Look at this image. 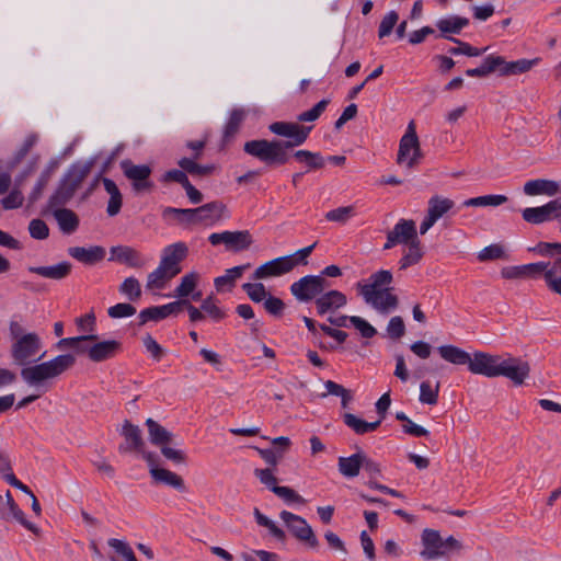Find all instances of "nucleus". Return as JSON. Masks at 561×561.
Masks as SVG:
<instances>
[{
    "mask_svg": "<svg viewBox=\"0 0 561 561\" xmlns=\"http://www.w3.org/2000/svg\"><path fill=\"white\" fill-rule=\"evenodd\" d=\"M95 163L96 157H91L85 161L79 160L71 163L62 174L57 188L49 197L48 206H65L69 203L81 183L90 174Z\"/></svg>",
    "mask_w": 561,
    "mask_h": 561,
    "instance_id": "obj_1",
    "label": "nucleus"
},
{
    "mask_svg": "<svg viewBox=\"0 0 561 561\" xmlns=\"http://www.w3.org/2000/svg\"><path fill=\"white\" fill-rule=\"evenodd\" d=\"M298 146L291 142H282V140L277 139H255L247 141L243 145V150L245 153L264 162L267 167H276L288 163L290 159L288 150Z\"/></svg>",
    "mask_w": 561,
    "mask_h": 561,
    "instance_id": "obj_2",
    "label": "nucleus"
},
{
    "mask_svg": "<svg viewBox=\"0 0 561 561\" xmlns=\"http://www.w3.org/2000/svg\"><path fill=\"white\" fill-rule=\"evenodd\" d=\"M35 354V333L31 332L18 339L11 348L13 363L23 366L22 378L30 385H35V365L31 366L32 357Z\"/></svg>",
    "mask_w": 561,
    "mask_h": 561,
    "instance_id": "obj_3",
    "label": "nucleus"
},
{
    "mask_svg": "<svg viewBox=\"0 0 561 561\" xmlns=\"http://www.w3.org/2000/svg\"><path fill=\"white\" fill-rule=\"evenodd\" d=\"M331 283L322 276L305 275L294 282L290 287V294L300 302L316 300Z\"/></svg>",
    "mask_w": 561,
    "mask_h": 561,
    "instance_id": "obj_4",
    "label": "nucleus"
},
{
    "mask_svg": "<svg viewBox=\"0 0 561 561\" xmlns=\"http://www.w3.org/2000/svg\"><path fill=\"white\" fill-rule=\"evenodd\" d=\"M144 460L148 465L149 474L153 484H162L173 488L180 493L186 492V485L183 478L168 469L160 468V459L157 454H145Z\"/></svg>",
    "mask_w": 561,
    "mask_h": 561,
    "instance_id": "obj_5",
    "label": "nucleus"
},
{
    "mask_svg": "<svg viewBox=\"0 0 561 561\" xmlns=\"http://www.w3.org/2000/svg\"><path fill=\"white\" fill-rule=\"evenodd\" d=\"M279 517L297 540L305 542L309 548H318L319 540L304 517L288 511H282Z\"/></svg>",
    "mask_w": 561,
    "mask_h": 561,
    "instance_id": "obj_6",
    "label": "nucleus"
},
{
    "mask_svg": "<svg viewBox=\"0 0 561 561\" xmlns=\"http://www.w3.org/2000/svg\"><path fill=\"white\" fill-rule=\"evenodd\" d=\"M124 175L131 181L133 190L136 193L151 192L154 187L150 180L152 169L148 164H135L131 160L125 159L121 162Z\"/></svg>",
    "mask_w": 561,
    "mask_h": 561,
    "instance_id": "obj_7",
    "label": "nucleus"
},
{
    "mask_svg": "<svg viewBox=\"0 0 561 561\" xmlns=\"http://www.w3.org/2000/svg\"><path fill=\"white\" fill-rule=\"evenodd\" d=\"M75 364L76 356L73 354L57 355L48 362L37 364V391L46 380L60 376L72 368Z\"/></svg>",
    "mask_w": 561,
    "mask_h": 561,
    "instance_id": "obj_8",
    "label": "nucleus"
},
{
    "mask_svg": "<svg viewBox=\"0 0 561 561\" xmlns=\"http://www.w3.org/2000/svg\"><path fill=\"white\" fill-rule=\"evenodd\" d=\"M529 373L530 366L528 362L520 357L512 356L511 354L502 356L499 366V377H506L515 386H522L525 379L528 378Z\"/></svg>",
    "mask_w": 561,
    "mask_h": 561,
    "instance_id": "obj_9",
    "label": "nucleus"
},
{
    "mask_svg": "<svg viewBox=\"0 0 561 561\" xmlns=\"http://www.w3.org/2000/svg\"><path fill=\"white\" fill-rule=\"evenodd\" d=\"M119 434L125 439V442L118 446L119 454L137 453L141 455L142 459L145 454H154L153 451H147L145 449L146 444L141 435V430L129 420L124 421Z\"/></svg>",
    "mask_w": 561,
    "mask_h": 561,
    "instance_id": "obj_10",
    "label": "nucleus"
},
{
    "mask_svg": "<svg viewBox=\"0 0 561 561\" xmlns=\"http://www.w3.org/2000/svg\"><path fill=\"white\" fill-rule=\"evenodd\" d=\"M211 245L225 243L227 249L233 252H240L250 248L253 242L249 230L214 232L208 237Z\"/></svg>",
    "mask_w": 561,
    "mask_h": 561,
    "instance_id": "obj_11",
    "label": "nucleus"
},
{
    "mask_svg": "<svg viewBox=\"0 0 561 561\" xmlns=\"http://www.w3.org/2000/svg\"><path fill=\"white\" fill-rule=\"evenodd\" d=\"M271 133L287 138L282 142L302 145L309 137L312 126H304L293 122H274L268 126Z\"/></svg>",
    "mask_w": 561,
    "mask_h": 561,
    "instance_id": "obj_12",
    "label": "nucleus"
},
{
    "mask_svg": "<svg viewBox=\"0 0 561 561\" xmlns=\"http://www.w3.org/2000/svg\"><path fill=\"white\" fill-rule=\"evenodd\" d=\"M188 248L184 242H175L165 247L162 251L160 265L165 268L170 276L175 277L181 273V262L186 259Z\"/></svg>",
    "mask_w": 561,
    "mask_h": 561,
    "instance_id": "obj_13",
    "label": "nucleus"
},
{
    "mask_svg": "<svg viewBox=\"0 0 561 561\" xmlns=\"http://www.w3.org/2000/svg\"><path fill=\"white\" fill-rule=\"evenodd\" d=\"M369 279L370 284L357 283V289L366 302H375L377 295L392 283L393 276L389 270H379L373 273Z\"/></svg>",
    "mask_w": 561,
    "mask_h": 561,
    "instance_id": "obj_14",
    "label": "nucleus"
},
{
    "mask_svg": "<svg viewBox=\"0 0 561 561\" xmlns=\"http://www.w3.org/2000/svg\"><path fill=\"white\" fill-rule=\"evenodd\" d=\"M502 355H494L481 351L473 353L469 371L488 378L499 377V366Z\"/></svg>",
    "mask_w": 561,
    "mask_h": 561,
    "instance_id": "obj_15",
    "label": "nucleus"
},
{
    "mask_svg": "<svg viewBox=\"0 0 561 561\" xmlns=\"http://www.w3.org/2000/svg\"><path fill=\"white\" fill-rule=\"evenodd\" d=\"M417 237L415 222L411 219H400L391 231L387 233L383 250H389L397 244H409Z\"/></svg>",
    "mask_w": 561,
    "mask_h": 561,
    "instance_id": "obj_16",
    "label": "nucleus"
},
{
    "mask_svg": "<svg viewBox=\"0 0 561 561\" xmlns=\"http://www.w3.org/2000/svg\"><path fill=\"white\" fill-rule=\"evenodd\" d=\"M421 542L424 549L420 552V556L424 560H434L446 554L443 549V538L438 530L425 528L421 535Z\"/></svg>",
    "mask_w": 561,
    "mask_h": 561,
    "instance_id": "obj_17",
    "label": "nucleus"
},
{
    "mask_svg": "<svg viewBox=\"0 0 561 561\" xmlns=\"http://www.w3.org/2000/svg\"><path fill=\"white\" fill-rule=\"evenodd\" d=\"M347 304V297L344 293L331 289L323 291L316 300L314 306L319 316H324L328 312H335L336 310L345 307Z\"/></svg>",
    "mask_w": 561,
    "mask_h": 561,
    "instance_id": "obj_18",
    "label": "nucleus"
},
{
    "mask_svg": "<svg viewBox=\"0 0 561 561\" xmlns=\"http://www.w3.org/2000/svg\"><path fill=\"white\" fill-rule=\"evenodd\" d=\"M123 350V345L116 340H106L88 345L87 355L90 360L101 363L114 358Z\"/></svg>",
    "mask_w": 561,
    "mask_h": 561,
    "instance_id": "obj_19",
    "label": "nucleus"
},
{
    "mask_svg": "<svg viewBox=\"0 0 561 561\" xmlns=\"http://www.w3.org/2000/svg\"><path fill=\"white\" fill-rule=\"evenodd\" d=\"M290 265L291 263L289 259H287L285 255L278 256L260 265L254 271L252 279L257 280L284 275L291 271Z\"/></svg>",
    "mask_w": 561,
    "mask_h": 561,
    "instance_id": "obj_20",
    "label": "nucleus"
},
{
    "mask_svg": "<svg viewBox=\"0 0 561 561\" xmlns=\"http://www.w3.org/2000/svg\"><path fill=\"white\" fill-rule=\"evenodd\" d=\"M557 207L558 205L556 204V202L550 201L542 206L525 208L522 211V216L526 222L533 225H540L557 219V217H559Z\"/></svg>",
    "mask_w": 561,
    "mask_h": 561,
    "instance_id": "obj_21",
    "label": "nucleus"
},
{
    "mask_svg": "<svg viewBox=\"0 0 561 561\" xmlns=\"http://www.w3.org/2000/svg\"><path fill=\"white\" fill-rule=\"evenodd\" d=\"M68 254L84 265H95L104 260L106 255L105 248L102 245L84 247H70Z\"/></svg>",
    "mask_w": 561,
    "mask_h": 561,
    "instance_id": "obj_22",
    "label": "nucleus"
},
{
    "mask_svg": "<svg viewBox=\"0 0 561 561\" xmlns=\"http://www.w3.org/2000/svg\"><path fill=\"white\" fill-rule=\"evenodd\" d=\"M60 231L65 234H72L80 225L79 216L69 208L64 206L49 207Z\"/></svg>",
    "mask_w": 561,
    "mask_h": 561,
    "instance_id": "obj_23",
    "label": "nucleus"
},
{
    "mask_svg": "<svg viewBox=\"0 0 561 561\" xmlns=\"http://www.w3.org/2000/svg\"><path fill=\"white\" fill-rule=\"evenodd\" d=\"M110 252V261H116L134 268H139L144 265L140 253L131 247L115 245L111 248Z\"/></svg>",
    "mask_w": 561,
    "mask_h": 561,
    "instance_id": "obj_24",
    "label": "nucleus"
},
{
    "mask_svg": "<svg viewBox=\"0 0 561 561\" xmlns=\"http://www.w3.org/2000/svg\"><path fill=\"white\" fill-rule=\"evenodd\" d=\"M436 27L440 31L437 37L450 41L455 38L453 34H460L461 30L469 25V19L459 15H453L447 19H440L436 21Z\"/></svg>",
    "mask_w": 561,
    "mask_h": 561,
    "instance_id": "obj_25",
    "label": "nucleus"
},
{
    "mask_svg": "<svg viewBox=\"0 0 561 561\" xmlns=\"http://www.w3.org/2000/svg\"><path fill=\"white\" fill-rule=\"evenodd\" d=\"M364 451L358 449L357 453L348 457H339L337 469L339 472L346 479H353L357 477L363 467Z\"/></svg>",
    "mask_w": 561,
    "mask_h": 561,
    "instance_id": "obj_26",
    "label": "nucleus"
},
{
    "mask_svg": "<svg viewBox=\"0 0 561 561\" xmlns=\"http://www.w3.org/2000/svg\"><path fill=\"white\" fill-rule=\"evenodd\" d=\"M559 192V184L553 180L536 179L524 185V193L528 196L547 195L554 196Z\"/></svg>",
    "mask_w": 561,
    "mask_h": 561,
    "instance_id": "obj_27",
    "label": "nucleus"
},
{
    "mask_svg": "<svg viewBox=\"0 0 561 561\" xmlns=\"http://www.w3.org/2000/svg\"><path fill=\"white\" fill-rule=\"evenodd\" d=\"M419 137L415 130V124L411 121L408 125L405 134L400 139L399 150L397 154V163L402 164L407 161L410 152L417 146Z\"/></svg>",
    "mask_w": 561,
    "mask_h": 561,
    "instance_id": "obj_28",
    "label": "nucleus"
},
{
    "mask_svg": "<svg viewBox=\"0 0 561 561\" xmlns=\"http://www.w3.org/2000/svg\"><path fill=\"white\" fill-rule=\"evenodd\" d=\"M226 205L219 201L204 204L196 208L199 224L211 225L222 218Z\"/></svg>",
    "mask_w": 561,
    "mask_h": 561,
    "instance_id": "obj_29",
    "label": "nucleus"
},
{
    "mask_svg": "<svg viewBox=\"0 0 561 561\" xmlns=\"http://www.w3.org/2000/svg\"><path fill=\"white\" fill-rule=\"evenodd\" d=\"M540 58L526 59L522 58L515 61H506L503 57V64L497 67V72L502 77L512 75H520L529 71L534 66L538 65Z\"/></svg>",
    "mask_w": 561,
    "mask_h": 561,
    "instance_id": "obj_30",
    "label": "nucleus"
},
{
    "mask_svg": "<svg viewBox=\"0 0 561 561\" xmlns=\"http://www.w3.org/2000/svg\"><path fill=\"white\" fill-rule=\"evenodd\" d=\"M145 424L148 428L149 440L152 445L158 446L161 449L162 446H167L172 443L173 434L157 421L149 417L146 420Z\"/></svg>",
    "mask_w": 561,
    "mask_h": 561,
    "instance_id": "obj_31",
    "label": "nucleus"
},
{
    "mask_svg": "<svg viewBox=\"0 0 561 561\" xmlns=\"http://www.w3.org/2000/svg\"><path fill=\"white\" fill-rule=\"evenodd\" d=\"M296 161L306 165L304 172L317 171L325 165V158L321 152H313L306 149L296 150L293 154Z\"/></svg>",
    "mask_w": 561,
    "mask_h": 561,
    "instance_id": "obj_32",
    "label": "nucleus"
},
{
    "mask_svg": "<svg viewBox=\"0 0 561 561\" xmlns=\"http://www.w3.org/2000/svg\"><path fill=\"white\" fill-rule=\"evenodd\" d=\"M96 334H84L71 337H62L56 343L58 350L72 348L79 355L87 354L89 341H96Z\"/></svg>",
    "mask_w": 561,
    "mask_h": 561,
    "instance_id": "obj_33",
    "label": "nucleus"
},
{
    "mask_svg": "<svg viewBox=\"0 0 561 561\" xmlns=\"http://www.w3.org/2000/svg\"><path fill=\"white\" fill-rule=\"evenodd\" d=\"M438 353L446 362L454 365H467L470 368L471 356L465 350L455 345H442L438 348Z\"/></svg>",
    "mask_w": 561,
    "mask_h": 561,
    "instance_id": "obj_34",
    "label": "nucleus"
},
{
    "mask_svg": "<svg viewBox=\"0 0 561 561\" xmlns=\"http://www.w3.org/2000/svg\"><path fill=\"white\" fill-rule=\"evenodd\" d=\"M250 266V263H247L226 270L225 275L218 276L214 279L216 290L222 291L224 287L228 286V290L230 291L234 287L236 280L240 278L244 271Z\"/></svg>",
    "mask_w": 561,
    "mask_h": 561,
    "instance_id": "obj_35",
    "label": "nucleus"
},
{
    "mask_svg": "<svg viewBox=\"0 0 561 561\" xmlns=\"http://www.w3.org/2000/svg\"><path fill=\"white\" fill-rule=\"evenodd\" d=\"M501 64H503L502 56L489 55L483 59L479 67L467 69L465 73L472 78H483L494 71H497V67H500Z\"/></svg>",
    "mask_w": 561,
    "mask_h": 561,
    "instance_id": "obj_36",
    "label": "nucleus"
},
{
    "mask_svg": "<svg viewBox=\"0 0 561 561\" xmlns=\"http://www.w3.org/2000/svg\"><path fill=\"white\" fill-rule=\"evenodd\" d=\"M71 263L62 261L50 266H37V275L55 280H60L68 277L71 273Z\"/></svg>",
    "mask_w": 561,
    "mask_h": 561,
    "instance_id": "obj_37",
    "label": "nucleus"
},
{
    "mask_svg": "<svg viewBox=\"0 0 561 561\" xmlns=\"http://www.w3.org/2000/svg\"><path fill=\"white\" fill-rule=\"evenodd\" d=\"M391 290V287L383 288L382 291L377 295L378 298H375V302L369 304L382 313L394 310L399 305V298L397 295L392 294Z\"/></svg>",
    "mask_w": 561,
    "mask_h": 561,
    "instance_id": "obj_38",
    "label": "nucleus"
},
{
    "mask_svg": "<svg viewBox=\"0 0 561 561\" xmlns=\"http://www.w3.org/2000/svg\"><path fill=\"white\" fill-rule=\"evenodd\" d=\"M245 118V111L243 108H233L225 125L222 140L229 141L239 131L242 122Z\"/></svg>",
    "mask_w": 561,
    "mask_h": 561,
    "instance_id": "obj_39",
    "label": "nucleus"
},
{
    "mask_svg": "<svg viewBox=\"0 0 561 561\" xmlns=\"http://www.w3.org/2000/svg\"><path fill=\"white\" fill-rule=\"evenodd\" d=\"M454 206L455 203L453 199L439 195H434L428 199L427 213L436 220H438Z\"/></svg>",
    "mask_w": 561,
    "mask_h": 561,
    "instance_id": "obj_40",
    "label": "nucleus"
},
{
    "mask_svg": "<svg viewBox=\"0 0 561 561\" xmlns=\"http://www.w3.org/2000/svg\"><path fill=\"white\" fill-rule=\"evenodd\" d=\"M407 245L409 247V250L399 261L400 270H407L408 267L417 264L424 255L419 238H415L414 241Z\"/></svg>",
    "mask_w": 561,
    "mask_h": 561,
    "instance_id": "obj_41",
    "label": "nucleus"
},
{
    "mask_svg": "<svg viewBox=\"0 0 561 561\" xmlns=\"http://www.w3.org/2000/svg\"><path fill=\"white\" fill-rule=\"evenodd\" d=\"M197 160L183 157L178 161V165L191 175L206 176L211 174L216 167L214 164H198Z\"/></svg>",
    "mask_w": 561,
    "mask_h": 561,
    "instance_id": "obj_42",
    "label": "nucleus"
},
{
    "mask_svg": "<svg viewBox=\"0 0 561 561\" xmlns=\"http://www.w3.org/2000/svg\"><path fill=\"white\" fill-rule=\"evenodd\" d=\"M171 215L174 216L182 224H199L196 208L165 207L162 211V217L168 218Z\"/></svg>",
    "mask_w": 561,
    "mask_h": 561,
    "instance_id": "obj_43",
    "label": "nucleus"
},
{
    "mask_svg": "<svg viewBox=\"0 0 561 561\" xmlns=\"http://www.w3.org/2000/svg\"><path fill=\"white\" fill-rule=\"evenodd\" d=\"M199 275L196 272L185 274L181 278V283L174 289V297L187 299V297L196 289Z\"/></svg>",
    "mask_w": 561,
    "mask_h": 561,
    "instance_id": "obj_44",
    "label": "nucleus"
},
{
    "mask_svg": "<svg viewBox=\"0 0 561 561\" xmlns=\"http://www.w3.org/2000/svg\"><path fill=\"white\" fill-rule=\"evenodd\" d=\"M169 317L168 310L165 308V305L162 306H152L142 309L138 314V325L142 327L149 321H161Z\"/></svg>",
    "mask_w": 561,
    "mask_h": 561,
    "instance_id": "obj_45",
    "label": "nucleus"
},
{
    "mask_svg": "<svg viewBox=\"0 0 561 561\" xmlns=\"http://www.w3.org/2000/svg\"><path fill=\"white\" fill-rule=\"evenodd\" d=\"M507 196L505 195H483L478 197H472L469 199H466L463 202V206L469 207H485V206H501L507 202Z\"/></svg>",
    "mask_w": 561,
    "mask_h": 561,
    "instance_id": "obj_46",
    "label": "nucleus"
},
{
    "mask_svg": "<svg viewBox=\"0 0 561 561\" xmlns=\"http://www.w3.org/2000/svg\"><path fill=\"white\" fill-rule=\"evenodd\" d=\"M324 387L327 389V393H322L321 397H327V394L340 397L342 408H348L350 402L353 400L351 390L344 388L342 385L336 383L335 381L332 380L325 381Z\"/></svg>",
    "mask_w": 561,
    "mask_h": 561,
    "instance_id": "obj_47",
    "label": "nucleus"
},
{
    "mask_svg": "<svg viewBox=\"0 0 561 561\" xmlns=\"http://www.w3.org/2000/svg\"><path fill=\"white\" fill-rule=\"evenodd\" d=\"M396 419L398 421H401L403 422V425H402V431L405 433V434H409L411 436H414V437H427L430 435V432L419 425V424H415L404 412L402 411H399L396 413Z\"/></svg>",
    "mask_w": 561,
    "mask_h": 561,
    "instance_id": "obj_48",
    "label": "nucleus"
},
{
    "mask_svg": "<svg viewBox=\"0 0 561 561\" xmlns=\"http://www.w3.org/2000/svg\"><path fill=\"white\" fill-rule=\"evenodd\" d=\"M449 42L457 44L456 47L448 48V53L454 56L466 55L468 57H478V56H481L488 49V47H484V48L473 47L469 43L460 41L459 38H450Z\"/></svg>",
    "mask_w": 561,
    "mask_h": 561,
    "instance_id": "obj_49",
    "label": "nucleus"
},
{
    "mask_svg": "<svg viewBox=\"0 0 561 561\" xmlns=\"http://www.w3.org/2000/svg\"><path fill=\"white\" fill-rule=\"evenodd\" d=\"M118 291L126 296L130 301H137L141 297L140 283L134 276L125 278L119 285Z\"/></svg>",
    "mask_w": 561,
    "mask_h": 561,
    "instance_id": "obj_50",
    "label": "nucleus"
},
{
    "mask_svg": "<svg viewBox=\"0 0 561 561\" xmlns=\"http://www.w3.org/2000/svg\"><path fill=\"white\" fill-rule=\"evenodd\" d=\"M62 157H54L48 161L47 165L44 168L39 178L37 179V195L39 194L41 190L48 184L51 176L59 169Z\"/></svg>",
    "mask_w": 561,
    "mask_h": 561,
    "instance_id": "obj_51",
    "label": "nucleus"
},
{
    "mask_svg": "<svg viewBox=\"0 0 561 561\" xmlns=\"http://www.w3.org/2000/svg\"><path fill=\"white\" fill-rule=\"evenodd\" d=\"M439 382L433 388L428 381H423L420 385L419 400L428 405H435L438 402Z\"/></svg>",
    "mask_w": 561,
    "mask_h": 561,
    "instance_id": "obj_52",
    "label": "nucleus"
},
{
    "mask_svg": "<svg viewBox=\"0 0 561 561\" xmlns=\"http://www.w3.org/2000/svg\"><path fill=\"white\" fill-rule=\"evenodd\" d=\"M7 499V505L9 506L10 513L12 516L25 528H27L30 531L35 534V524L32 522H28L24 517L23 511L18 506V504L14 502L11 492L8 490L5 493Z\"/></svg>",
    "mask_w": 561,
    "mask_h": 561,
    "instance_id": "obj_53",
    "label": "nucleus"
},
{
    "mask_svg": "<svg viewBox=\"0 0 561 561\" xmlns=\"http://www.w3.org/2000/svg\"><path fill=\"white\" fill-rule=\"evenodd\" d=\"M242 289L247 293L253 302L265 301L270 293L262 283H244Z\"/></svg>",
    "mask_w": 561,
    "mask_h": 561,
    "instance_id": "obj_54",
    "label": "nucleus"
},
{
    "mask_svg": "<svg viewBox=\"0 0 561 561\" xmlns=\"http://www.w3.org/2000/svg\"><path fill=\"white\" fill-rule=\"evenodd\" d=\"M172 278L173 277L169 275L165 268L159 264V266L148 275L147 287L162 289L165 286V282Z\"/></svg>",
    "mask_w": 561,
    "mask_h": 561,
    "instance_id": "obj_55",
    "label": "nucleus"
},
{
    "mask_svg": "<svg viewBox=\"0 0 561 561\" xmlns=\"http://www.w3.org/2000/svg\"><path fill=\"white\" fill-rule=\"evenodd\" d=\"M318 242H313L312 244L301 248L297 250L293 254L285 255L287 259H289L291 265L290 270L293 271L298 265H307L308 264V257L317 247Z\"/></svg>",
    "mask_w": 561,
    "mask_h": 561,
    "instance_id": "obj_56",
    "label": "nucleus"
},
{
    "mask_svg": "<svg viewBox=\"0 0 561 561\" xmlns=\"http://www.w3.org/2000/svg\"><path fill=\"white\" fill-rule=\"evenodd\" d=\"M107 545L122 556L125 561H138L131 547L121 539L111 538L107 540Z\"/></svg>",
    "mask_w": 561,
    "mask_h": 561,
    "instance_id": "obj_57",
    "label": "nucleus"
},
{
    "mask_svg": "<svg viewBox=\"0 0 561 561\" xmlns=\"http://www.w3.org/2000/svg\"><path fill=\"white\" fill-rule=\"evenodd\" d=\"M330 100L323 99L313 105L312 108L302 112L298 115V122H314L317 121L321 114L325 111L329 105Z\"/></svg>",
    "mask_w": 561,
    "mask_h": 561,
    "instance_id": "obj_58",
    "label": "nucleus"
},
{
    "mask_svg": "<svg viewBox=\"0 0 561 561\" xmlns=\"http://www.w3.org/2000/svg\"><path fill=\"white\" fill-rule=\"evenodd\" d=\"M273 493L278 497L283 499L287 504H305V499L299 495L294 489L289 486L273 488Z\"/></svg>",
    "mask_w": 561,
    "mask_h": 561,
    "instance_id": "obj_59",
    "label": "nucleus"
},
{
    "mask_svg": "<svg viewBox=\"0 0 561 561\" xmlns=\"http://www.w3.org/2000/svg\"><path fill=\"white\" fill-rule=\"evenodd\" d=\"M263 306L266 312L275 318H280L284 314L286 308L285 302L280 298L271 294L265 299Z\"/></svg>",
    "mask_w": 561,
    "mask_h": 561,
    "instance_id": "obj_60",
    "label": "nucleus"
},
{
    "mask_svg": "<svg viewBox=\"0 0 561 561\" xmlns=\"http://www.w3.org/2000/svg\"><path fill=\"white\" fill-rule=\"evenodd\" d=\"M399 21V14L397 11H389L383 19L381 20L378 27V36L380 38L386 37L391 34L394 25Z\"/></svg>",
    "mask_w": 561,
    "mask_h": 561,
    "instance_id": "obj_61",
    "label": "nucleus"
},
{
    "mask_svg": "<svg viewBox=\"0 0 561 561\" xmlns=\"http://www.w3.org/2000/svg\"><path fill=\"white\" fill-rule=\"evenodd\" d=\"M355 210L353 206H343L332 209L325 214V219L328 221L335 222H346L352 216H354Z\"/></svg>",
    "mask_w": 561,
    "mask_h": 561,
    "instance_id": "obj_62",
    "label": "nucleus"
},
{
    "mask_svg": "<svg viewBox=\"0 0 561 561\" xmlns=\"http://www.w3.org/2000/svg\"><path fill=\"white\" fill-rule=\"evenodd\" d=\"M142 344L146 351L151 354L156 362H160L165 355L164 348L149 333L142 337Z\"/></svg>",
    "mask_w": 561,
    "mask_h": 561,
    "instance_id": "obj_63",
    "label": "nucleus"
},
{
    "mask_svg": "<svg viewBox=\"0 0 561 561\" xmlns=\"http://www.w3.org/2000/svg\"><path fill=\"white\" fill-rule=\"evenodd\" d=\"M136 311L131 304L118 302L107 309V314L113 319H122L134 316Z\"/></svg>",
    "mask_w": 561,
    "mask_h": 561,
    "instance_id": "obj_64",
    "label": "nucleus"
}]
</instances>
